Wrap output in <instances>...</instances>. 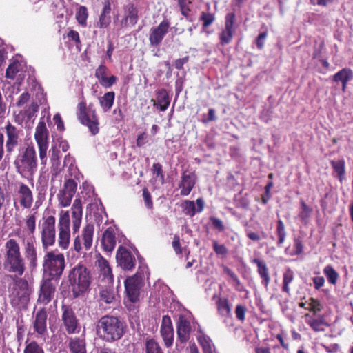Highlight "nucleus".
<instances>
[{"label":"nucleus","instance_id":"nucleus-46","mask_svg":"<svg viewBox=\"0 0 353 353\" xmlns=\"http://www.w3.org/2000/svg\"><path fill=\"white\" fill-rule=\"evenodd\" d=\"M294 279V272L290 268H288L285 273L283 274V291L289 294L290 293V288L289 284Z\"/></svg>","mask_w":353,"mask_h":353},{"label":"nucleus","instance_id":"nucleus-58","mask_svg":"<svg viewBox=\"0 0 353 353\" xmlns=\"http://www.w3.org/2000/svg\"><path fill=\"white\" fill-rule=\"evenodd\" d=\"M106 72L107 68L103 65H101L97 68L95 71V76L98 79L99 81L102 80L106 76Z\"/></svg>","mask_w":353,"mask_h":353},{"label":"nucleus","instance_id":"nucleus-38","mask_svg":"<svg viewBox=\"0 0 353 353\" xmlns=\"http://www.w3.org/2000/svg\"><path fill=\"white\" fill-rule=\"evenodd\" d=\"M125 21L134 26L138 20V10L133 4H128L125 7Z\"/></svg>","mask_w":353,"mask_h":353},{"label":"nucleus","instance_id":"nucleus-16","mask_svg":"<svg viewBox=\"0 0 353 353\" xmlns=\"http://www.w3.org/2000/svg\"><path fill=\"white\" fill-rule=\"evenodd\" d=\"M77 184L72 179L65 181L63 188L57 194L59 204L61 207L65 208L70 205L72 199L76 192Z\"/></svg>","mask_w":353,"mask_h":353},{"label":"nucleus","instance_id":"nucleus-63","mask_svg":"<svg viewBox=\"0 0 353 353\" xmlns=\"http://www.w3.org/2000/svg\"><path fill=\"white\" fill-rule=\"evenodd\" d=\"M53 120L54 121V123L56 124L57 125V128L60 130V131H62L64 130V124H63V121H62L61 119V115L60 114L57 113L54 116V118H53Z\"/></svg>","mask_w":353,"mask_h":353},{"label":"nucleus","instance_id":"nucleus-39","mask_svg":"<svg viewBox=\"0 0 353 353\" xmlns=\"http://www.w3.org/2000/svg\"><path fill=\"white\" fill-rule=\"evenodd\" d=\"M330 164L334 170V171L336 173V176L339 179L340 181L344 179L345 176V161L343 159L339 161H331Z\"/></svg>","mask_w":353,"mask_h":353},{"label":"nucleus","instance_id":"nucleus-59","mask_svg":"<svg viewBox=\"0 0 353 353\" xmlns=\"http://www.w3.org/2000/svg\"><path fill=\"white\" fill-rule=\"evenodd\" d=\"M232 307L229 305L227 299L222 300V310L225 311L227 318L230 320V321H232V314L231 312Z\"/></svg>","mask_w":353,"mask_h":353},{"label":"nucleus","instance_id":"nucleus-64","mask_svg":"<svg viewBox=\"0 0 353 353\" xmlns=\"http://www.w3.org/2000/svg\"><path fill=\"white\" fill-rule=\"evenodd\" d=\"M294 254L296 255H299L300 254L302 253L303 246L301 241L299 240V239H294Z\"/></svg>","mask_w":353,"mask_h":353},{"label":"nucleus","instance_id":"nucleus-44","mask_svg":"<svg viewBox=\"0 0 353 353\" xmlns=\"http://www.w3.org/2000/svg\"><path fill=\"white\" fill-rule=\"evenodd\" d=\"M312 212V209L310 208L304 201H301V207L300 212L299 214V217L301 220V221L304 223H307L308 219H310L311 214Z\"/></svg>","mask_w":353,"mask_h":353},{"label":"nucleus","instance_id":"nucleus-49","mask_svg":"<svg viewBox=\"0 0 353 353\" xmlns=\"http://www.w3.org/2000/svg\"><path fill=\"white\" fill-rule=\"evenodd\" d=\"M198 340L203 347L204 353H214V347L209 339L205 336H199Z\"/></svg>","mask_w":353,"mask_h":353},{"label":"nucleus","instance_id":"nucleus-51","mask_svg":"<svg viewBox=\"0 0 353 353\" xmlns=\"http://www.w3.org/2000/svg\"><path fill=\"white\" fill-rule=\"evenodd\" d=\"M23 353H44V350L37 342L32 341L26 344Z\"/></svg>","mask_w":353,"mask_h":353},{"label":"nucleus","instance_id":"nucleus-5","mask_svg":"<svg viewBox=\"0 0 353 353\" xmlns=\"http://www.w3.org/2000/svg\"><path fill=\"white\" fill-rule=\"evenodd\" d=\"M148 276V268L145 265L139 267L137 273L128 277L125 281V291L129 301L136 303L139 301L140 290L143 279Z\"/></svg>","mask_w":353,"mask_h":353},{"label":"nucleus","instance_id":"nucleus-20","mask_svg":"<svg viewBox=\"0 0 353 353\" xmlns=\"http://www.w3.org/2000/svg\"><path fill=\"white\" fill-rule=\"evenodd\" d=\"M55 287L50 280H43L40 286L37 304L46 305L54 298Z\"/></svg>","mask_w":353,"mask_h":353},{"label":"nucleus","instance_id":"nucleus-34","mask_svg":"<svg viewBox=\"0 0 353 353\" xmlns=\"http://www.w3.org/2000/svg\"><path fill=\"white\" fill-rule=\"evenodd\" d=\"M221 284L218 282H212L209 285L206 289V292L209 296H212V299L215 301L217 305V310H221Z\"/></svg>","mask_w":353,"mask_h":353},{"label":"nucleus","instance_id":"nucleus-26","mask_svg":"<svg viewBox=\"0 0 353 353\" xmlns=\"http://www.w3.org/2000/svg\"><path fill=\"white\" fill-rule=\"evenodd\" d=\"M25 256L30 267L34 269L37 265V255L33 236L28 238L25 243Z\"/></svg>","mask_w":353,"mask_h":353},{"label":"nucleus","instance_id":"nucleus-42","mask_svg":"<svg viewBox=\"0 0 353 353\" xmlns=\"http://www.w3.org/2000/svg\"><path fill=\"white\" fill-rule=\"evenodd\" d=\"M145 353H163L159 343L154 339L148 338L145 342Z\"/></svg>","mask_w":353,"mask_h":353},{"label":"nucleus","instance_id":"nucleus-24","mask_svg":"<svg viewBox=\"0 0 353 353\" xmlns=\"http://www.w3.org/2000/svg\"><path fill=\"white\" fill-rule=\"evenodd\" d=\"M191 330L190 318L180 315L177 323V335L181 343L188 341Z\"/></svg>","mask_w":353,"mask_h":353},{"label":"nucleus","instance_id":"nucleus-12","mask_svg":"<svg viewBox=\"0 0 353 353\" xmlns=\"http://www.w3.org/2000/svg\"><path fill=\"white\" fill-rule=\"evenodd\" d=\"M56 220L53 216H48L43 218V221L39 226L41 240L43 250L48 249L55 243Z\"/></svg>","mask_w":353,"mask_h":353},{"label":"nucleus","instance_id":"nucleus-35","mask_svg":"<svg viewBox=\"0 0 353 353\" xmlns=\"http://www.w3.org/2000/svg\"><path fill=\"white\" fill-rule=\"evenodd\" d=\"M71 353H86L85 342L83 339L71 338L69 341Z\"/></svg>","mask_w":353,"mask_h":353},{"label":"nucleus","instance_id":"nucleus-50","mask_svg":"<svg viewBox=\"0 0 353 353\" xmlns=\"http://www.w3.org/2000/svg\"><path fill=\"white\" fill-rule=\"evenodd\" d=\"M276 234L279 238L278 245H281L284 242L286 236L285 225L281 219L277 221Z\"/></svg>","mask_w":353,"mask_h":353},{"label":"nucleus","instance_id":"nucleus-55","mask_svg":"<svg viewBox=\"0 0 353 353\" xmlns=\"http://www.w3.org/2000/svg\"><path fill=\"white\" fill-rule=\"evenodd\" d=\"M245 312L246 307L244 305H237L235 309V314L237 319L243 321L245 318Z\"/></svg>","mask_w":353,"mask_h":353},{"label":"nucleus","instance_id":"nucleus-4","mask_svg":"<svg viewBox=\"0 0 353 353\" xmlns=\"http://www.w3.org/2000/svg\"><path fill=\"white\" fill-rule=\"evenodd\" d=\"M68 277L74 297L83 295L89 290L91 277L85 266L78 265L74 267L70 270Z\"/></svg>","mask_w":353,"mask_h":353},{"label":"nucleus","instance_id":"nucleus-21","mask_svg":"<svg viewBox=\"0 0 353 353\" xmlns=\"http://www.w3.org/2000/svg\"><path fill=\"white\" fill-rule=\"evenodd\" d=\"M5 128L7 137L6 150L7 153L11 154L19 144V130L10 123Z\"/></svg>","mask_w":353,"mask_h":353},{"label":"nucleus","instance_id":"nucleus-56","mask_svg":"<svg viewBox=\"0 0 353 353\" xmlns=\"http://www.w3.org/2000/svg\"><path fill=\"white\" fill-rule=\"evenodd\" d=\"M111 22L110 16H108L105 14H101L99 17V21L98 23V26L100 28H107Z\"/></svg>","mask_w":353,"mask_h":353},{"label":"nucleus","instance_id":"nucleus-18","mask_svg":"<svg viewBox=\"0 0 353 353\" xmlns=\"http://www.w3.org/2000/svg\"><path fill=\"white\" fill-rule=\"evenodd\" d=\"M116 259L119 265L124 270H132L136 264V259L132 252L123 246H119L116 254Z\"/></svg>","mask_w":353,"mask_h":353},{"label":"nucleus","instance_id":"nucleus-48","mask_svg":"<svg viewBox=\"0 0 353 353\" xmlns=\"http://www.w3.org/2000/svg\"><path fill=\"white\" fill-rule=\"evenodd\" d=\"M21 64L18 61H13L8 67L6 72V77L10 79H14L16 74L19 71Z\"/></svg>","mask_w":353,"mask_h":353},{"label":"nucleus","instance_id":"nucleus-13","mask_svg":"<svg viewBox=\"0 0 353 353\" xmlns=\"http://www.w3.org/2000/svg\"><path fill=\"white\" fill-rule=\"evenodd\" d=\"M94 228L92 224H87L74 239L72 249L79 254L85 253L92 246Z\"/></svg>","mask_w":353,"mask_h":353},{"label":"nucleus","instance_id":"nucleus-3","mask_svg":"<svg viewBox=\"0 0 353 353\" xmlns=\"http://www.w3.org/2000/svg\"><path fill=\"white\" fill-rule=\"evenodd\" d=\"M17 171L23 177H32L37 168L36 150L33 145H28L21 152L14 161Z\"/></svg>","mask_w":353,"mask_h":353},{"label":"nucleus","instance_id":"nucleus-27","mask_svg":"<svg viewBox=\"0 0 353 353\" xmlns=\"http://www.w3.org/2000/svg\"><path fill=\"white\" fill-rule=\"evenodd\" d=\"M181 208L186 215L192 217L194 216L196 213L203 211L204 201L201 198H198L196 201V203L193 201L186 200L181 203Z\"/></svg>","mask_w":353,"mask_h":353},{"label":"nucleus","instance_id":"nucleus-23","mask_svg":"<svg viewBox=\"0 0 353 353\" xmlns=\"http://www.w3.org/2000/svg\"><path fill=\"white\" fill-rule=\"evenodd\" d=\"M161 334L166 347H170L173 343L174 330L171 319L168 316H163L161 325Z\"/></svg>","mask_w":353,"mask_h":353},{"label":"nucleus","instance_id":"nucleus-28","mask_svg":"<svg viewBox=\"0 0 353 353\" xmlns=\"http://www.w3.org/2000/svg\"><path fill=\"white\" fill-rule=\"evenodd\" d=\"M235 21V14L233 12L228 13L225 17V28L222 31V44L229 43L233 36L234 29L233 25Z\"/></svg>","mask_w":353,"mask_h":353},{"label":"nucleus","instance_id":"nucleus-53","mask_svg":"<svg viewBox=\"0 0 353 353\" xmlns=\"http://www.w3.org/2000/svg\"><path fill=\"white\" fill-rule=\"evenodd\" d=\"M152 171L157 181L161 184L164 183V175L162 172V168L160 163H156L152 165Z\"/></svg>","mask_w":353,"mask_h":353},{"label":"nucleus","instance_id":"nucleus-14","mask_svg":"<svg viewBox=\"0 0 353 353\" xmlns=\"http://www.w3.org/2000/svg\"><path fill=\"white\" fill-rule=\"evenodd\" d=\"M34 139L39 148L41 164L45 166L48 160V131L43 121H40L36 127Z\"/></svg>","mask_w":353,"mask_h":353},{"label":"nucleus","instance_id":"nucleus-45","mask_svg":"<svg viewBox=\"0 0 353 353\" xmlns=\"http://www.w3.org/2000/svg\"><path fill=\"white\" fill-rule=\"evenodd\" d=\"M88 17V9L84 6H81L76 13V19L78 23L83 27L87 25V19Z\"/></svg>","mask_w":353,"mask_h":353},{"label":"nucleus","instance_id":"nucleus-57","mask_svg":"<svg viewBox=\"0 0 353 353\" xmlns=\"http://www.w3.org/2000/svg\"><path fill=\"white\" fill-rule=\"evenodd\" d=\"M117 81V78L114 76L107 77L106 76L99 81L101 85L105 88L111 87Z\"/></svg>","mask_w":353,"mask_h":353},{"label":"nucleus","instance_id":"nucleus-31","mask_svg":"<svg viewBox=\"0 0 353 353\" xmlns=\"http://www.w3.org/2000/svg\"><path fill=\"white\" fill-rule=\"evenodd\" d=\"M101 244L105 252H111L116 246V239L114 231L111 228L107 229L102 236Z\"/></svg>","mask_w":353,"mask_h":353},{"label":"nucleus","instance_id":"nucleus-52","mask_svg":"<svg viewBox=\"0 0 353 353\" xmlns=\"http://www.w3.org/2000/svg\"><path fill=\"white\" fill-rule=\"evenodd\" d=\"M322 308V305L318 299L312 297L309 299L308 307L306 309L313 312L314 315L321 312Z\"/></svg>","mask_w":353,"mask_h":353},{"label":"nucleus","instance_id":"nucleus-62","mask_svg":"<svg viewBox=\"0 0 353 353\" xmlns=\"http://www.w3.org/2000/svg\"><path fill=\"white\" fill-rule=\"evenodd\" d=\"M267 37V32H263L260 33L256 40V44L259 49H262L264 45V41Z\"/></svg>","mask_w":353,"mask_h":353},{"label":"nucleus","instance_id":"nucleus-41","mask_svg":"<svg viewBox=\"0 0 353 353\" xmlns=\"http://www.w3.org/2000/svg\"><path fill=\"white\" fill-rule=\"evenodd\" d=\"M157 102L161 111H165L168 108L170 99L165 90H162L158 92Z\"/></svg>","mask_w":353,"mask_h":353},{"label":"nucleus","instance_id":"nucleus-15","mask_svg":"<svg viewBox=\"0 0 353 353\" xmlns=\"http://www.w3.org/2000/svg\"><path fill=\"white\" fill-rule=\"evenodd\" d=\"M61 309V321L67 332L70 334L79 332L80 325L72 309L66 305H63Z\"/></svg>","mask_w":353,"mask_h":353},{"label":"nucleus","instance_id":"nucleus-32","mask_svg":"<svg viewBox=\"0 0 353 353\" xmlns=\"http://www.w3.org/2000/svg\"><path fill=\"white\" fill-rule=\"evenodd\" d=\"M252 263L257 265V272L262 279L261 283L265 288H268L270 281V276L269 275L268 268L267 267L266 263L265 261L261 260L259 259H252Z\"/></svg>","mask_w":353,"mask_h":353},{"label":"nucleus","instance_id":"nucleus-29","mask_svg":"<svg viewBox=\"0 0 353 353\" xmlns=\"http://www.w3.org/2000/svg\"><path fill=\"white\" fill-rule=\"evenodd\" d=\"M353 79V71L348 68H343L336 72L332 77L333 81L341 83L342 85V90L345 91L347 83Z\"/></svg>","mask_w":353,"mask_h":353},{"label":"nucleus","instance_id":"nucleus-17","mask_svg":"<svg viewBox=\"0 0 353 353\" xmlns=\"http://www.w3.org/2000/svg\"><path fill=\"white\" fill-rule=\"evenodd\" d=\"M96 265L99 274V280L105 285L112 284L114 276L109 262L101 255H99Z\"/></svg>","mask_w":353,"mask_h":353},{"label":"nucleus","instance_id":"nucleus-33","mask_svg":"<svg viewBox=\"0 0 353 353\" xmlns=\"http://www.w3.org/2000/svg\"><path fill=\"white\" fill-rule=\"evenodd\" d=\"M305 316L309 319L307 321V323L314 332H323L325 327H329L330 324L326 322L323 316H319L318 318L310 316L307 314Z\"/></svg>","mask_w":353,"mask_h":353},{"label":"nucleus","instance_id":"nucleus-10","mask_svg":"<svg viewBox=\"0 0 353 353\" xmlns=\"http://www.w3.org/2000/svg\"><path fill=\"white\" fill-rule=\"evenodd\" d=\"M43 268L52 276H60L65 268V257L62 253L48 252L44 256Z\"/></svg>","mask_w":353,"mask_h":353},{"label":"nucleus","instance_id":"nucleus-47","mask_svg":"<svg viewBox=\"0 0 353 353\" xmlns=\"http://www.w3.org/2000/svg\"><path fill=\"white\" fill-rule=\"evenodd\" d=\"M25 223L28 234L32 235L34 233L36 229L35 214H32L28 215L26 218Z\"/></svg>","mask_w":353,"mask_h":353},{"label":"nucleus","instance_id":"nucleus-25","mask_svg":"<svg viewBox=\"0 0 353 353\" xmlns=\"http://www.w3.org/2000/svg\"><path fill=\"white\" fill-rule=\"evenodd\" d=\"M72 229L73 233L79 232L82 220V202L80 199H76L72 206Z\"/></svg>","mask_w":353,"mask_h":353},{"label":"nucleus","instance_id":"nucleus-43","mask_svg":"<svg viewBox=\"0 0 353 353\" xmlns=\"http://www.w3.org/2000/svg\"><path fill=\"white\" fill-rule=\"evenodd\" d=\"M323 273L330 284L334 285L336 284L339 275L332 266L330 265L325 266L323 269Z\"/></svg>","mask_w":353,"mask_h":353},{"label":"nucleus","instance_id":"nucleus-40","mask_svg":"<svg viewBox=\"0 0 353 353\" xmlns=\"http://www.w3.org/2000/svg\"><path fill=\"white\" fill-rule=\"evenodd\" d=\"M59 150L56 148H52V154L50 159L52 163V181H53L58 176V167L59 165Z\"/></svg>","mask_w":353,"mask_h":353},{"label":"nucleus","instance_id":"nucleus-11","mask_svg":"<svg viewBox=\"0 0 353 353\" xmlns=\"http://www.w3.org/2000/svg\"><path fill=\"white\" fill-rule=\"evenodd\" d=\"M70 220L69 211L61 210L58 221V245L62 250H67L70 244Z\"/></svg>","mask_w":353,"mask_h":353},{"label":"nucleus","instance_id":"nucleus-61","mask_svg":"<svg viewBox=\"0 0 353 353\" xmlns=\"http://www.w3.org/2000/svg\"><path fill=\"white\" fill-rule=\"evenodd\" d=\"M201 20L203 22V26L207 27L212 23L214 17L210 13H203L201 15Z\"/></svg>","mask_w":353,"mask_h":353},{"label":"nucleus","instance_id":"nucleus-9","mask_svg":"<svg viewBox=\"0 0 353 353\" xmlns=\"http://www.w3.org/2000/svg\"><path fill=\"white\" fill-rule=\"evenodd\" d=\"M34 201L32 190L22 182H16L13 194L14 206L16 209H30Z\"/></svg>","mask_w":353,"mask_h":353},{"label":"nucleus","instance_id":"nucleus-1","mask_svg":"<svg viewBox=\"0 0 353 353\" xmlns=\"http://www.w3.org/2000/svg\"><path fill=\"white\" fill-rule=\"evenodd\" d=\"M97 333L108 342L120 339L124 333V323L112 316L101 317L97 324Z\"/></svg>","mask_w":353,"mask_h":353},{"label":"nucleus","instance_id":"nucleus-6","mask_svg":"<svg viewBox=\"0 0 353 353\" xmlns=\"http://www.w3.org/2000/svg\"><path fill=\"white\" fill-rule=\"evenodd\" d=\"M77 114L79 121L86 125L93 135L99 132V123L93 104L90 103L87 107L85 102L81 101L78 104Z\"/></svg>","mask_w":353,"mask_h":353},{"label":"nucleus","instance_id":"nucleus-36","mask_svg":"<svg viewBox=\"0 0 353 353\" xmlns=\"http://www.w3.org/2000/svg\"><path fill=\"white\" fill-rule=\"evenodd\" d=\"M114 97L115 94L114 92H106L103 96L99 97L100 106L104 112H107L112 108Z\"/></svg>","mask_w":353,"mask_h":353},{"label":"nucleus","instance_id":"nucleus-30","mask_svg":"<svg viewBox=\"0 0 353 353\" xmlns=\"http://www.w3.org/2000/svg\"><path fill=\"white\" fill-rule=\"evenodd\" d=\"M195 184V176L194 174L184 173L182 176V180L179 184V188L181 189V194L183 196L188 195L192 191Z\"/></svg>","mask_w":353,"mask_h":353},{"label":"nucleus","instance_id":"nucleus-37","mask_svg":"<svg viewBox=\"0 0 353 353\" xmlns=\"http://www.w3.org/2000/svg\"><path fill=\"white\" fill-rule=\"evenodd\" d=\"M223 272L228 276L229 283L235 288L238 292H244L245 289L244 286L240 282L238 276L234 273V271L228 268V267L223 268Z\"/></svg>","mask_w":353,"mask_h":353},{"label":"nucleus","instance_id":"nucleus-7","mask_svg":"<svg viewBox=\"0 0 353 353\" xmlns=\"http://www.w3.org/2000/svg\"><path fill=\"white\" fill-rule=\"evenodd\" d=\"M16 106L19 109V113L15 114V121L21 123L25 119H30L38 111V105L30 99L28 92L22 93L17 103Z\"/></svg>","mask_w":353,"mask_h":353},{"label":"nucleus","instance_id":"nucleus-60","mask_svg":"<svg viewBox=\"0 0 353 353\" xmlns=\"http://www.w3.org/2000/svg\"><path fill=\"white\" fill-rule=\"evenodd\" d=\"M172 247L176 252V254H179L182 252V248L180 244V238L179 236L175 235L173 238V241L172 243Z\"/></svg>","mask_w":353,"mask_h":353},{"label":"nucleus","instance_id":"nucleus-54","mask_svg":"<svg viewBox=\"0 0 353 353\" xmlns=\"http://www.w3.org/2000/svg\"><path fill=\"white\" fill-rule=\"evenodd\" d=\"M100 299L101 301L105 303H111L114 301L115 297L112 291L108 289H103L100 292Z\"/></svg>","mask_w":353,"mask_h":353},{"label":"nucleus","instance_id":"nucleus-19","mask_svg":"<svg viewBox=\"0 0 353 353\" xmlns=\"http://www.w3.org/2000/svg\"><path fill=\"white\" fill-rule=\"evenodd\" d=\"M169 27L170 22L164 19L158 26L151 28L149 36L150 44L153 46H159L167 34Z\"/></svg>","mask_w":353,"mask_h":353},{"label":"nucleus","instance_id":"nucleus-2","mask_svg":"<svg viewBox=\"0 0 353 353\" xmlns=\"http://www.w3.org/2000/svg\"><path fill=\"white\" fill-rule=\"evenodd\" d=\"M5 248L6 251L5 268L11 273L21 276L25 272V261L23 258L19 243L14 239L8 240Z\"/></svg>","mask_w":353,"mask_h":353},{"label":"nucleus","instance_id":"nucleus-22","mask_svg":"<svg viewBox=\"0 0 353 353\" xmlns=\"http://www.w3.org/2000/svg\"><path fill=\"white\" fill-rule=\"evenodd\" d=\"M47 312L44 308L39 310L33 322V328L35 332L41 338L46 337L47 335Z\"/></svg>","mask_w":353,"mask_h":353},{"label":"nucleus","instance_id":"nucleus-8","mask_svg":"<svg viewBox=\"0 0 353 353\" xmlns=\"http://www.w3.org/2000/svg\"><path fill=\"white\" fill-rule=\"evenodd\" d=\"M31 290L28 283L23 279H17L10 292L11 304L15 307H23L28 301Z\"/></svg>","mask_w":353,"mask_h":353}]
</instances>
